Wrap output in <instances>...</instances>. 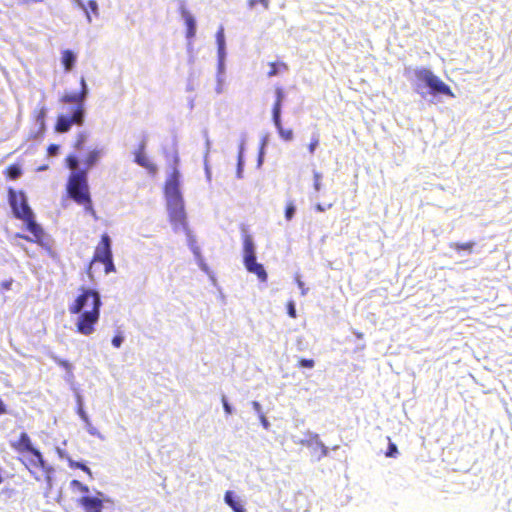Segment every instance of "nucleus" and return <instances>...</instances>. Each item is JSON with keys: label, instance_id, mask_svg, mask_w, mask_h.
Returning a JSON list of instances; mask_svg holds the SVG:
<instances>
[{"label": "nucleus", "instance_id": "nucleus-1", "mask_svg": "<svg viewBox=\"0 0 512 512\" xmlns=\"http://www.w3.org/2000/svg\"><path fill=\"white\" fill-rule=\"evenodd\" d=\"M179 157L177 153L174 156L172 173L165 182L164 195L166 199L167 212L169 220L175 232H185L188 245L195 256H199L200 248L188 227L187 215L185 211L184 199L180 191V172L177 168Z\"/></svg>", "mask_w": 512, "mask_h": 512}, {"label": "nucleus", "instance_id": "nucleus-2", "mask_svg": "<svg viewBox=\"0 0 512 512\" xmlns=\"http://www.w3.org/2000/svg\"><path fill=\"white\" fill-rule=\"evenodd\" d=\"M101 306V296L97 290L80 288L79 295L68 306L71 314L78 315L75 325L80 334L90 335L94 332V326L99 321Z\"/></svg>", "mask_w": 512, "mask_h": 512}, {"label": "nucleus", "instance_id": "nucleus-3", "mask_svg": "<svg viewBox=\"0 0 512 512\" xmlns=\"http://www.w3.org/2000/svg\"><path fill=\"white\" fill-rule=\"evenodd\" d=\"M404 76L410 81L413 90L423 99L427 95H431L434 99L441 95L455 97L451 88L428 68L407 66L404 69Z\"/></svg>", "mask_w": 512, "mask_h": 512}, {"label": "nucleus", "instance_id": "nucleus-4", "mask_svg": "<svg viewBox=\"0 0 512 512\" xmlns=\"http://www.w3.org/2000/svg\"><path fill=\"white\" fill-rule=\"evenodd\" d=\"M10 447L18 454L19 462L37 481L41 479L38 472L46 475L50 472L41 451L33 445L27 432H21L17 439L10 441Z\"/></svg>", "mask_w": 512, "mask_h": 512}, {"label": "nucleus", "instance_id": "nucleus-5", "mask_svg": "<svg viewBox=\"0 0 512 512\" xmlns=\"http://www.w3.org/2000/svg\"><path fill=\"white\" fill-rule=\"evenodd\" d=\"M10 447L18 454L19 462L37 481L41 479L38 472L46 475L50 472L41 451L33 445L27 432H21L17 439L10 441Z\"/></svg>", "mask_w": 512, "mask_h": 512}, {"label": "nucleus", "instance_id": "nucleus-6", "mask_svg": "<svg viewBox=\"0 0 512 512\" xmlns=\"http://www.w3.org/2000/svg\"><path fill=\"white\" fill-rule=\"evenodd\" d=\"M67 193L77 204L90 200L87 170L71 172L67 183Z\"/></svg>", "mask_w": 512, "mask_h": 512}, {"label": "nucleus", "instance_id": "nucleus-7", "mask_svg": "<svg viewBox=\"0 0 512 512\" xmlns=\"http://www.w3.org/2000/svg\"><path fill=\"white\" fill-rule=\"evenodd\" d=\"M243 262L248 272L257 275L261 281L267 280L263 265L257 262L256 247L250 235H245L243 240Z\"/></svg>", "mask_w": 512, "mask_h": 512}, {"label": "nucleus", "instance_id": "nucleus-8", "mask_svg": "<svg viewBox=\"0 0 512 512\" xmlns=\"http://www.w3.org/2000/svg\"><path fill=\"white\" fill-rule=\"evenodd\" d=\"M22 204H23L22 210L15 208V204L13 205L14 206V216L18 219L23 220L26 225L27 230L33 234V236L36 238V241L39 244L44 246L42 239H41L44 234L42 227L35 221L34 213H33L32 209L30 208L29 204H26L24 201Z\"/></svg>", "mask_w": 512, "mask_h": 512}, {"label": "nucleus", "instance_id": "nucleus-9", "mask_svg": "<svg viewBox=\"0 0 512 512\" xmlns=\"http://www.w3.org/2000/svg\"><path fill=\"white\" fill-rule=\"evenodd\" d=\"M85 119V109L74 107L71 110V115H59L55 125V130L58 133L68 132L73 124L81 126Z\"/></svg>", "mask_w": 512, "mask_h": 512}, {"label": "nucleus", "instance_id": "nucleus-10", "mask_svg": "<svg viewBox=\"0 0 512 512\" xmlns=\"http://www.w3.org/2000/svg\"><path fill=\"white\" fill-rule=\"evenodd\" d=\"M80 86H81V90L80 92L78 93H65L62 98H61V102L63 103H75L76 106L75 107H80L82 109H85L84 107V103L88 97V94H89V89H88V86H87V83L85 81V78L84 77H81L80 79Z\"/></svg>", "mask_w": 512, "mask_h": 512}, {"label": "nucleus", "instance_id": "nucleus-11", "mask_svg": "<svg viewBox=\"0 0 512 512\" xmlns=\"http://www.w3.org/2000/svg\"><path fill=\"white\" fill-rule=\"evenodd\" d=\"M112 241L108 234H103L101 236V240L97 245L93 261L101 262L110 258H113L112 249H111Z\"/></svg>", "mask_w": 512, "mask_h": 512}, {"label": "nucleus", "instance_id": "nucleus-12", "mask_svg": "<svg viewBox=\"0 0 512 512\" xmlns=\"http://www.w3.org/2000/svg\"><path fill=\"white\" fill-rule=\"evenodd\" d=\"M179 13L186 25V38L188 40H191L196 35V29H197L196 19L190 13V11L186 8V4L184 1H181L179 4Z\"/></svg>", "mask_w": 512, "mask_h": 512}, {"label": "nucleus", "instance_id": "nucleus-13", "mask_svg": "<svg viewBox=\"0 0 512 512\" xmlns=\"http://www.w3.org/2000/svg\"><path fill=\"white\" fill-rule=\"evenodd\" d=\"M216 42L218 48V72L217 76L222 77L225 72V59H226V42L224 35V28L220 26L216 33Z\"/></svg>", "mask_w": 512, "mask_h": 512}, {"label": "nucleus", "instance_id": "nucleus-14", "mask_svg": "<svg viewBox=\"0 0 512 512\" xmlns=\"http://www.w3.org/2000/svg\"><path fill=\"white\" fill-rule=\"evenodd\" d=\"M145 149L146 141L142 140L139 144L138 150L134 152V162L139 166L147 169L149 172H155L156 166L148 160L145 154Z\"/></svg>", "mask_w": 512, "mask_h": 512}, {"label": "nucleus", "instance_id": "nucleus-15", "mask_svg": "<svg viewBox=\"0 0 512 512\" xmlns=\"http://www.w3.org/2000/svg\"><path fill=\"white\" fill-rule=\"evenodd\" d=\"M23 200L26 204H28V199L26 194L23 191L16 192L14 189L9 188L8 190V201L12 212L14 213V204L15 208L22 210L23 208Z\"/></svg>", "mask_w": 512, "mask_h": 512}, {"label": "nucleus", "instance_id": "nucleus-16", "mask_svg": "<svg viewBox=\"0 0 512 512\" xmlns=\"http://www.w3.org/2000/svg\"><path fill=\"white\" fill-rule=\"evenodd\" d=\"M245 144H246V134L243 133L241 135L239 147H238V156H237V169H236V177L238 179L243 178V171H244V151H245Z\"/></svg>", "mask_w": 512, "mask_h": 512}, {"label": "nucleus", "instance_id": "nucleus-17", "mask_svg": "<svg viewBox=\"0 0 512 512\" xmlns=\"http://www.w3.org/2000/svg\"><path fill=\"white\" fill-rule=\"evenodd\" d=\"M86 512H101L102 501L98 498L84 496L79 500Z\"/></svg>", "mask_w": 512, "mask_h": 512}, {"label": "nucleus", "instance_id": "nucleus-18", "mask_svg": "<svg viewBox=\"0 0 512 512\" xmlns=\"http://www.w3.org/2000/svg\"><path fill=\"white\" fill-rule=\"evenodd\" d=\"M225 503L234 511V512H247L246 508L242 501L236 497L232 491H227L224 496Z\"/></svg>", "mask_w": 512, "mask_h": 512}, {"label": "nucleus", "instance_id": "nucleus-19", "mask_svg": "<svg viewBox=\"0 0 512 512\" xmlns=\"http://www.w3.org/2000/svg\"><path fill=\"white\" fill-rule=\"evenodd\" d=\"M104 154V149L103 148H95L91 151H89V153L87 154L86 158H85V165H86V169L87 172L89 171V169H91L93 166H95L98 161L100 160V158L103 156Z\"/></svg>", "mask_w": 512, "mask_h": 512}, {"label": "nucleus", "instance_id": "nucleus-20", "mask_svg": "<svg viewBox=\"0 0 512 512\" xmlns=\"http://www.w3.org/2000/svg\"><path fill=\"white\" fill-rule=\"evenodd\" d=\"M76 59V54L72 50L65 49L62 51L61 63L64 66L66 72H69L73 69L76 63Z\"/></svg>", "mask_w": 512, "mask_h": 512}, {"label": "nucleus", "instance_id": "nucleus-21", "mask_svg": "<svg viewBox=\"0 0 512 512\" xmlns=\"http://www.w3.org/2000/svg\"><path fill=\"white\" fill-rule=\"evenodd\" d=\"M272 121L278 131L279 136L284 141H291L293 140L294 134L291 129H284L281 122V116H278V118H272Z\"/></svg>", "mask_w": 512, "mask_h": 512}, {"label": "nucleus", "instance_id": "nucleus-22", "mask_svg": "<svg viewBox=\"0 0 512 512\" xmlns=\"http://www.w3.org/2000/svg\"><path fill=\"white\" fill-rule=\"evenodd\" d=\"M275 95H276V101H275V103L273 105V109H272V118H278V116H281L282 102L285 97L284 91L280 87L276 88Z\"/></svg>", "mask_w": 512, "mask_h": 512}, {"label": "nucleus", "instance_id": "nucleus-23", "mask_svg": "<svg viewBox=\"0 0 512 512\" xmlns=\"http://www.w3.org/2000/svg\"><path fill=\"white\" fill-rule=\"evenodd\" d=\"M47 114V109L45 106H42L35 115L36 124L39 126V133H43L45 130V118Z\"/></svg>", "mask_w": 512, "mask_h": 512}, {"label": "nucleus", "instance_id": "nucleus-24", "mask_svg": "<svg viewBox=\"0 0 512 512\" xmlns=\"http://www.w3.org/2000/svg\"><path fill=\"white\" fill-rule=\"evenodd\" d=\"M309 444L314 445V451L317 454L318 458L327 455L328 449L321 441L318 440V436L315 437L314 441H310Z\"/></svg>", "mask_w": 512, "mask_h": 512}, {"label": "nucleus", "instance_id": "nucleus-25", "mask_svg": "<svg viewBox=\"0 0 512 512\" xmlns=\"http://www.w3.org/2000/svg\"><path fill=\"white\" fill-rule=\"evenodd\" d=\"M475 246V242H467V243H451L450 247L455 249L456 251H466L468 254H471L473 251V247Z\"/></svg>", "mask_w": 512, "mask_h": 512}, {"label": "nucleus", "instance_id": "nucleus-26", "mask_svg": "<svg viewBox=\"0 0 512 512\" xmlns=\"http://www.w3.org/2000/svg\"><path fill=\"white\" fill-rule=\"evenodd\" d=\"M69 467L73 469H81L84 471L90 478H92V472L89 467H87L84 463L77 462L74 460L69 459L68 461Z\"/></svg>", "mask_w": 512, "mask_h": 512}, {"label": "nucleus", "instance_id": "nucleus-27", "mask_svg": "<svg viewBox=\"0 0 512 512\" xmlns=\"http://www.w3.org/2000/svg\"><path fill=\"white\" fill-rule=\"evenodd\" d=\"M22 174V170L18 165H11L7 169V175L10 179L15 180Z\"/></svg>", "mask_w": 512, "mask_h": 512}, {"label": "nucleus", "instance_id": "nucleus-28", "mask_svg": "<svg viewBox=\"0 0 512 512\" xmlns=\"http://www.w3.org/2000/svg\"><path fill=\"white\" fill-rule=\"evenodd\" d=\"M73 3L79 7L84 13H85V16H86V20L87 22L90 24L92 23V17H91V14L90 12L88 11V8H87V5L84 3L83 0H73Z\"/></svg>", "mask_w": 512, "mask_h": 512}, {"label": "nucleus", "instance_id": "nucleus-29", "mask_svg": "<svg viewBox=\"0 0 512 512\" xmlns=\"http://www.w3.org/2000/svg\"><path fill=\"white\" fill-rule=\"evenodd\" d=\"M66 162H67V166L69 169L73 171H79L80 169L78 168V165H79V159L74 156V155H69L66 159Z\"/></svg>", "mask_w": 512, "mask_h": 512}, {"label": "nucleus", "instance_id": "nucleus-30", "mask_svg": "<svg viewBox=\"0 0 512 512\" xmlns=\"http://www.w3.org/2000/svg\"><path fill=\"white\" fill-rule=\"evenodd\" d=\"M70 485L72 488H75L77 489L78 491L84 493V494H87L89 492V488L87 485L85 484H82L80 481L78 480H72L70 482Z\"/></svg>", "mask_w": 512, "mask_h": 512}, {"label": "nucleus", "instance_id": "nucleus-31", "mask_svg": "<svg viewBox=\"0 0 512 512\" xmlns=\"http://www.w3.org/2000/svg\"><path fill=\"white\" fill-rule=\"evenodd\" d=\"M203 137L205 139V153H204V159L209 158L210 148H211V141L209 139L208 131L205 129L203 130Z\"/></svg>", "mask_w": 512, "mask_h": 512}, {"label": "nucleus", "instance_id": "nucleus-32", "mask_svg": "<svg viewBox=\"0 0 512 512\" xmlns=\"http://www.w3.org/2000/svg\"><path fill=\"white\" fill-rule=\"evenodd\" d=\"M313 178H314V189L316 192H319L321 190V180H322V174L318 171H313Z\"/></svg>", "mask_w": 512, "mask_h": 512}, {"label": "nucleus", "instance_id": "nucleus-33", "mask_svg": "<svg viewBox=\"0 0 512 512\" xmlns=\"http://www.w3.org/2000/svg\"><path fill=\"white\" fill-rule=\"evenodd\" d=\"M295 212H296L295 205L292 202L289 203L286 206V209H285V218H286V220L290 221L294 217Z\"/></svg>", "mask_w": 512, "mask_h": 512}, {"label": "nucleus", "instance_id": "nucleus-34", "mask_svg": "<svg viewBox=\"0 0 512 512\" xmlns=\"http://www.w3.org/2000/svg\"><path fill=\"white\" fill-rule=\"evenodd\" d=\"M385 455L387 457H396L398 455V449L395 443L389 442L388 449Z\"/></svg>", "mask_w": 512, "mask_h": 512}, {"label": "nucleus", "instance_id": "nucleus-35", "mask_svg": "<svg viewBox=\"0 0 512 512\" xmlns=\"http://www.w3.org/2000/svg\"><path fill=\"white\" fill-rule=\"evenodd\" d=\"M87 135L84 132L79 133L77 137V141L75 143V148L80 150L83 148L84 143L86 142Z\"/></svg>", "mask_w": 512, "mask_h": 512}, {"label": "nucleus", "instance_id": "nucleus-36", "mask_svg": "<svg viewBox=\"0 0 512 512\" xmlns=\"http://www.w3.org/2000/svg\"><path fill=\"white\" fill-rule=\"evenodd\" d=\"M101 263H103L104 266H105V273L106 274H109V273L115 271V265L113 263V258L101 261Z\"/></svg>", "mask_w": 512, "mask_h": 512}, {"label": "nucleus", "instance_id": "nucleus-37", "mask_svg": "<svg viewBox=\"0 0 512 512\" xmlns=\"http://www.w3.org/2000/svg\"><path fill=\"white\" fill-rule=\"evenodd\" d=\"M87 8L88 11L90 10L96 17L99 16V7L95 0L88 1Z\"/></svg>", "mask_w": 512, "mask_h": 512}, {"label": "nucleus", "instance_id": "nucleus-38", "mask_svg": "<svg viewBox=\"0 0 512 512\" xmlns=\"http://www.w3.org/2000/svg\"><path fill=\"white\" fill-rule=\"evenodd\" d=\"M81 205H84L85 211L87 213L91 214L95 219L97 218L91 199L87 202L82 203Z\"/></svg>", "mask_w": 512, "mask_h": 512}, {"label": "nucleus", "instance_id": "nucleus-39", "mask_svg": "<svg viewBox=\"0 0 512 512\" xmlns=\"http://www.w3.org/2000/svg\"><path fill=\"white\" fill-rule=\"evenodd\" d=\"M318 145H319V138H318V136L314 135L312 137V140H311L309 146H308L309 152L311 154H313L315 152L316 148L318 147Z\"/></svg>", "mask_w": 512, "mask_h": 512}, {"label": "nucleus", "instance_id": "nucleus-40", "mask_svg": "<svg viewBox=\"0 0 512 512\" xmlns=\"http://www.w3.org/2000/svg\"><path fill=\"white\" fill-rule=\"evenodd\" d=\"M124 341V337L121 334H117L112 339V345L114 348L118 349L121 347V344Z\"/></svg>", "mask_w": 512, "mask_h": 512}, {"label": "nucleus", "instance_id": "nucleus-41", "mask_svg": "<svg viewBox=\"0 0 512 512\" xmlns=\"http://www.w3.org/2000/svg\"><path fill=\"white\" fill-rule=\"evenodd\" d=\"M196 257V260H197V263L200 267V269L206 273L209 272V268L207 266V264L204 262L202 256H201V253H199V256H195Z\"/></svg>", "mask_w": 512, "mask_h": 512}, {"label": "nucleus", "instance_id": "nucleus-42", "mask_svg": "<svg viewBox=\"0 0 512 512\" xmlns=\"http://www.w3.org/2000/svg\"><path fill=\"white\" fill-rule=\"evenodd\" d=\"M288 315L292 318L296 317V308L293 301H290L287 305Z\"/></svg>", "mask_w": 512, "mask_h": 512}, {"label": "nucleus", "instance_id": "nucleus-43", "mask_svg": "<svg viewBox=\"0 0 512 512\" xmlns=\"http://www.w3.org/2000/svg\"><path fill=\"white\" fill-rule=\"evenodd\" d=\"M204 169H205V175H206L207 181L210 182L211 181V169L209 166L208 159H204Z\"/></svg>", "mask_w": 512, "mask_h": 512}, {"label": "nucleus", "instance_id": "nucleus-44", "mask_svg": "<svg viewBox=\"0 0 512 512\" xmlns=\"http://www.w3.org/2000/svg\"><path fill=\"white\" fill-rule=\"evenodd\" d=\"M299 365L301 367L311 368L314 365V361L312 359H302L300 360Z\"/></svg>", "mask_w": 512, "mask_h": 512}, {"label": "nucleus", "instance_id": "nucleus-45", "mask_svg": "<svg viewBox=\"0 0 512 512\" xmlns=\"http://www.w3.org/2000/svg\"><path fill=\"white\" fill-rule=\"evenodd\" d=\"M222 403H223V407H224L225 412L227 414H231L232 409H231V406L228 404L225 396L222 397Z\"/></svg>", "mask_w": 512, "mask_h": 512}, {"label": "nucleus", "instance_id": "nucleus-46", "mask_svg": "<svg viewBox=\"0 0 512 512\" xmlns=\"http://www.w3.org/2000/svg\"><path fill=\"white\" fill-rule=\"evenodd\" d=\"M58 150H59V146L55 145V144H51L48 147V152L50 155H56L58 153Z\"/></svg>", "mask_w": 512, "mask_h": 512}, {"label": "nucleus", "instance_id": "nucleus-47", "mask_svg": "<svg viewBox=\"0 0 512 512\" xmlns=\"http://www.w3.org/2000/svg\"><path fill=\"white\" fill-rule=\"evenodd\" d=\"M264 161V151L262 149H259L258 153V159H257V166L261 167Z\"/></svg>", "mask_w": 512, "mask_h": 512}, {"label": "nucleus", "instance_id": "nucleus-48", "mask_svg": "<svg viewBox=\"0 0 512 512\" xmlns=\"http://www.w3.org/2000/svg\"><path fill=\"white\" fill-rule=\"evenodd\" d=\"M296 281H297L298 287L301 289V294L306 295L308 289H306L304 287L303 281H301V279L299 277H297Z\"/></svg>", "mask_w": 512, "mask_h": 512}, {"label": "nucleus", "instance_id": "nucleus-49", "mask_svg": "<svg viewBox=\"0 0 512 512\" xmlns=\"http://www.w3.org/2000/svg\"><path fill=\"white\" fill-rule=\"evenodd\" d=\"M222 82H223V78L217 76V87H216L217 94L222 93Z\"/></svg>", "mask_w": 512, "mask_h": 512}, {"label": "nucleus", "instance_id": "nucleus-50", "mask_svg": "<svg viewBox=\"0 0 512 512\" xmlns=\"http://www.w3.org/2000/svg\"><path fill=\"white\" fill-rule=\"evenodd\" d=\"M278 74V70L276 68V65L274 63H271V70L268 72L269 77L276 76Z\"/></svg>", "mask_w": 512, "mask_h": 512}, {"label": "nucleus", "instance_id": "nucleus-51", "mask_svg": "<svg viewBox=\"0 0 512 512\" xmlns=\"http://www.w3.org/2000/svg\"><path fill=\"white\" fill-rule=\"evenodd\" d=\"M268 144V135H265L261 140L260 149L264 151L266 145Z\"/></svg>", "mask_w": 512, "mask_h": 512}, {"label": "nucleus", "instance_id": "nucleus-52", "mask_svg": "<svg viewBox=\"0 0 512 512\" xmlns=\"http://www.w3.org/2000/svg\"><path fill=\"white\" fill-rule=\"evenodd\" d=\"M12 285V280L2 282V287L5 290H9Z\"/></svg>", "mask_w": 512, "mask_h": 512}, {"label": "nucleus", "instance_id": "nucleus-53", "mask_svg": "<svg viewBox=\"0 0 512 512\" xmlns=\"http://www.w3.org/2000/svg\"><path fill=\"white\" fill-rule=\"evenodd\" d=\"M315 209L318 212H324L326 208L322 204L318 203V204H316Z\"/></svg>", "mask_w": 512, "mask_h": 512}, {"label": "nucleus", "instance_id": "nucleus-54", "mask_svg": "<svg viewBox=\"0 0 512 512\" xmlns=\"http://www.w3.org/2000/svg\"><path fill=\"white\" fill-rule=\"evenodd\" d=\"M259 3H261L265 9H268L269 0H259Z\"/></svg>", "mask_w": 512, "mask_h": 512}, {"label": "nucleus", "instance_id": "nucleus-55", "mask_svg": "<svg viewBox=\"0 0 512 512\" xmlns=\"http://www.w3.org/2000/svg\"><path fill=\"white\" fill-rule=\"evenodd\" d=\"M258 2L259 0H249V6L253 8Z\"/></svg>", "mask_w": 512, "mask_h": 512}, {"label": "nucleus", "instance_id": "nucleus-56", "mask_svg": "<svg viewBox=\"0 0 512 512\" xmlns=\"http://www.w3.org/2000/svg\"><path fill=\"white\" fill-rule=\"evenodd\" d=\"M20 457H23V458L30 457V452H25L24 455H21Z\"/></svg>", "mask_w": 512, "mask_h": 512}, {"label": "nucleus", "instance_id": "nucleus-57", "mask_svg": "<svg viewBox=\"0 0 512 512\" xmlns=\"http://www.w3.org/2000/svg\"><path fill=\"white\" fill-rule=\"evenodd\" d=\"M46 249H47V251H48L50 254L52 253V251H51V249H50L49 247H46Z\"/></svg>", "mask_w": 512, "mask_h": 512}]
</instances>
